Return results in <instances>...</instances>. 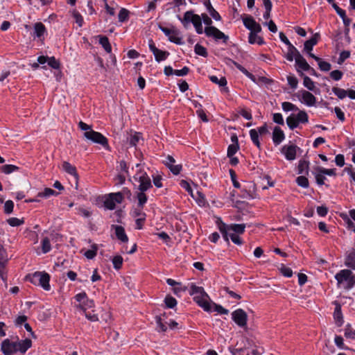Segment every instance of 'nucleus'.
I'll list each match as a JSON object with an SVG mask.
<instances>
[{"label": "nucleus", "mask_w": 355, "mask_h": 355, "mask_svg": "<svg viewBox=\"0 0 355 355\" xmlns=\"http://www.w3.org/2000/svg\"><path fill=\"white\" fill-rule=\"evenodd\" d=\"M217 227L221 233L223 239L229 243V232L232 234L241 235L245 231L246 225L245 223L236 224H226L220 218H218L216 220Z\"/></svg>", "instance_id": "1"}, {"label": "nucleus", "mask_w": 355, "mask_h": 355, "mask_svg": "<svg viewBox=\"0 0 355 355\" xmlns=\"http://www.w3.org/2000/svg\"><path fill=\"white\" fill-rule=\"evenodd\" d=\"M337 281V287H343L345 290L349 291L355 286V275L349 269H343L338 272L335 276Z\"/></svg>", "instance_id": "2"}, {"label": "nucleus", "mask_w": 355, "mask_h": 355, "mask_svg": "<svg viewBox=\"0 0 355 355\" xmlns=\"http://www.w3.org/2000/svg\"><path fill=\"white\" fill-rule=\"evenodd\" d=\"M178 18L184 28H187L189 23H192L198 34H202L203 32L205 33L200 16L195 14L193 10H188L185 12L182 18L180 15H178Z\"/></svg>", "instance_id": "3"}, {"label": "nucleus", "mask_w": 355, "mask_h": 355, "mask_svg": "<svg viewBox=\"0 0 355 355\" xmlns=\"http://www.w3.org/2000/svg\"><path fill=\"white\" fill-rule=\"evenodd\" d=\"M50 275L45 272H35L26 276V279L35 286H40L45 291H50Z\"/></svg>", "instance_id": "4"}, {"label": "nucleus", "mask_w": 355, "mask_h": 355, "mask_svg": "<svg viewBox=\"0 0 355 355\" xmlns=\"http://www.w3.org/2000/svg\"><path fill=\"white\" fill-rule=\"evenodd\" d=\"M309 121V116L304 110H300L295 114H291L286 118V123L290 130L297 128L300 123H306Z\"/></svg>", "instance_id": "5"}, {"label": "nucleus", "mask_w": 355, "mask_h": 355, "mask_svg": "<svg viewBox=\"0 0 355 355\" xmlns=\"http://www.w3.org/2000/svg\"><path fill=\"white\" fill-rule=\"evenodd\" d=\"M74 299L78 302V304L75 305V306L83 312H85L87 309H92L95 306L94 301L89 299L85 291L76 294L74 296Z\"/></svg>", "instance_id": "6"}, {"label": "nucleus", "mask_w": 355, "mask_h": 355, "mask_svg": "<svg viewBox=\"0 0 355 355\" xmlns=\"http://www.w3.org/2000/svg\"><path fill=\"white\" fill-rule=\"evenodd\" d=\"M85 137L95 144L101 145L105 149H109L108 139L101 132L90 130L84 132Z\"/></svg>", "instance_id": "7"}, {"label": "nucleus", "mask_w": 355, "mask_h": 355, "mask_svg": "<svg viewBox=\"0 0 355 355\" xmlns=\"http://www.w3.org/2000/svg\"><path fill=\"white\" fill-rule=\"evenodd\" d=\"M159 28L164 33L166 36L168 37V40L171 42L178 45H182L184 44L182 38L180 37V31L175 26H172L171 28H169L162 25H159Z\"/></svg>", "instance_id": "8"}, {"label": "nucleus", "mask_w": 355, "mask_h": 355, "mask_svg": "<svg viewBox=\"0 0 355 355\" xmlns=\"http://www.w3.org/2000/svg\"><path fill=\"white\" fill-rule=\"evenodd\" d=\"M205 33L207 37H213L216 42L221 40L223 44H227L229 40V36L215 26H206Z\"/></svg>", "instance_id": "9"}, {"label": "nucleus", "mask_w": 355, "mask_h": 355, "mask_svg": "<svg viewBox=\"0 0 355 355\" xmlns=\"http://www.w3.org/2000/svg\"><path fill=\"white\" fill-rule=\"evenodd\" d=\"M134 178L139 182L138 190L140 191H146L153 187L150 178L146 172L141 171Z\"/></svg>", "instance_id": "10"}, {"label": "nucleus", "mask_w": 355, "mask_h": 355, "mask_svg": "<svg viewBox=\"0 0 355 355\" xmlns=\"http://www.w3.org/2000/svg\"><path fill=\"white\" fill-rule=\"evenodd\" d=\"M232 320L240 327H247L248 315L242 309H237L232 313Z\"/></svg>", "instance_id": "11"}, {"label": "nucleus", "mask_w": 355, "mask_h": 355, "mask_svg": "<svg viewBox=\"0 0 355 355\" xmlns=\"http://www.w3.org/2000/svg\"><path fill=\"white\" fill-rule=\"evenodd\" d=\"M148 47L150 51L155 56V59L157 62H160L167 59L170 53L166 51H162L156 47L153 40H148Z\"/></svg>", "instance_id": "12"}, {"label": "nucleus", "mask_w": 355, "mask_h": 355, "mask_svg": "<svg viewBox=\"0 0 355 355\" xmlns=\"http://www.w3.org/2000/svg\"><path fill=\"white\" fill-rule=\"evenodd\" d=\"M256 191V184L252 182H250L241 187V196L243 198L254 199L257 196Z\"/></svg>", "instance_id": "13"}, {"label": "nucleus", "mask_w": 355, "mask_h": 355, "mask_svg": "<svg viewBox=\"0 0 355 355\" xmlns=\"http://www.w3.org/2000/svg\"><path fill=\"white\" fill-rule=\"evenodd\" d=\"M242 19L243 25L250 31V33L261 31V25L251 15H245Z\"/></svg>", "instance_id": "14"}, {"label": "nucleus", "mask_w": 355, "mask_h": 355, "mask_svg": "<svg viewBox=\"0 0 355 355\" xmlns=\"http://www.w3.org/2000/svg\"><path fill=\"white\" fill-rule=\"evenodd\" d=\"M301 150L300 148L295 144L285 145L282 148V153L287 160L292 161L296 158L297 151Z\"/></svg>", "instance_id": "15"}, {"label": "nucleus", "mask_w": 355, "mask_h": 355, "mask_svg": "<svg viewBox=\"0 0 355 355\" xmlns=\"http://www.w3.org/2000/svg\"><path fill=\"white\" fill-rule=\"evenodd\" d=\"M1 350L4 355H12L17 352L16 342H12L8 338L3 340L1 345Z\"/></svg>", "instance_id": "16"}, {"label": "nucleus", "mask_w": 355, "mask_h": 355, "mask_svg": "<svg viewBox=\"0 0 355 355\" xmlns=\"http://www.w3.org/2000/svg\"><path fill=\"white\" fill-rule=\"evenodd\" d=\"M332 92L339 99H343L348 96L350 99L355 100V89H349L346 90L334 87L332 88Z\"/></svg>", "instance_id": "17"}, {"label": "nucleus", "mask_w": 355, "mask_h": 355, "mask_svg": "<svg viewBox=\"0 0 355 355\" xmlns=\"http://www.w3.org/2000/svg\"><path fill=\"white\" fill-rule=\"evenodd\" d=\"M111 230H114V234L118 240L122 243H128V237L123 227L118 225H112Z\"/></svg>", "instance_id": "18"}, {"label": "nucleus", "mask_w": 355, "mask_h": 355, "mask_svg": "<svg viewBox=\"0 0 355 355\" xmlns=\"http://www.w3.org/2000/svg\"><path fill=\"white\" fill-rule=\"evenodd\" d=\"M272 139L275 146L279 145L285 139V134L280 127L274 128Z\"/></svg>", "instance_id": "19"}, {"label": "nucleus", "mask_w": 355, "mask_h": 355, "mask_svg": "<svg viewBox=\"0 0 355 355\" xmlns=\"http://www.w3.org/2000/svg\"><path fill=\"white\" fill-rule=\"evenodd\" d=\"M207 299H209V296L205 297L204 295H196L193 297V301L206 311H209L211 309V306Z\"/></svg>", "instance_id": "20"}, {"label": "nucleus", "mask_w": 355, "mask_h": 355, "mask_svg": "<svg viewBox=\"0 0 355 355\" xmlns=\"http://www.w3.org/2000/svg\"><path fill=\"white\" fill-rule=\"evenodd\" d=\"M320 36L319 33H315L309 40H306L304 44V51L309 53L313 50L315 45L317 44Z\"/></svg>", "instance_id": "21"}, {"label": "nucleus", "mask_w": 355, "mask_h": 355, "mask_svg": "<svg viewBox=\"0 0 355 355\" xmlns=\"http://www.w3.org/2000/svg\"><path fill=\"white\" fill-rule=\"evenodd\" d=\"M17 352H19L21 354H25L26 351L31 347L32 341L29 338L21 340L19 342H16Z\"/></svg>", "instance_id": "22"}, {"label": "nucleus", "mask_w": 355, "mask_h": 355, "mask_svg": "<svg viewBox=\"0 0 355 355\" xmlns=\"http://www.w3.org/2000/svg\"><path fill=\"white\" fill-rule=\"evenodd\" d=\"M302 98L303 103L309 107L313 106L316 102V98L314 95L306 90L302 91Z\"/></svg>", "instance_id": "23"}, {"label": "nucleus", "mask_w": 355, "mask_h": 355, "mask_svg": "<svg viewBox=\"0 0 355 355\" xmlns=\"http://www.w3.org/2000/svg\"><path fill=\"white\" fill-rule=\"evenodd\" d=\"M203 4L205 6L207 12L209 13V15L214 19H215L216 21H220L222 19L220 14L214 9L213 6L211 5L210 0H205Z\"/></svg>", "instance_id": "24"}, {"label": "nucleus", "mask_w": 355, "mask_h": 355, "mask_svg": "<svg viewBox=\"0 0 355 355\" xmlns=\"http://www.w3.org/2000/svg\"><path fill=\"white\" fill-rule=\"evenodd\" d=\"M309 165L310 162L309 160L304 159H300L297 166V173L308 175L309 173Z\"/></svg>", "instance_id": "25"}, {"label": "nucleus", "mask_w": 355, "mask_h": 355, "mask_svg": "<svg viewBox=\"0 0 355 355\" xmlns=\"http://www.w3.org/2000/svg\"><path fill=\"white\" fill-rule=\"evenodd\" d=\"M189 295L193 296L204 295L205 297H208V294L205 292L204 288L202 286H198L194 283H191L190 284Z\"/></svg>", "instance_id": "26"}, {"label": "nucleus", "mask_w": 355, "mask_h": 355, "mask_svg": "<svg viewBox=\"0 0 355 355\" xmlns=\"http://www.w3.org/2000/svg\"><path fill=\"white\" fill-rule=\"evenodd\" d=\"M229 61L232 62L234 65L242 73H243L246 77H248L249 79H250L254 83H256V78L255 76L248 71L244 67L239 64L238 62L234 61L232 59H228Z\"/></svg>", "instance_id": "27"}, {"label": "nucleus", "mask_w": 355, "mask_h": 355, "mask_svg": "<svg viewBox=\"0 0 355 355\" xmlns=\"http://www.w3.org/2000/svg\"><path fill=\"white\" fill-rule=\"evenodd\" d=\"M345 265L348 268L355 270V250H352L347 252L345 260Z\"/></svg>", "instance_id": "28"}, {"label": "nucleus", "mask_w": 355, "mask_h": 355, "mask_svg": "<svg viewBox=\"0 0 355 355\" xmlns=\"http://www.w3.org/2000/svg\"><path fill=\"white\" fill-rule=\"evenodd\" d=\"M299 75L303 78V85L305 87H306L310 91H313L315 89L314 82L307 76L304 75V73L297 69Z\"/></svg>", "instance_id": "29"}, {"label": "nucleus", "mask_w": 355, "mask_h": 355, "mask_svg": "<svg viewBox=\"0 0 355 355\" xmlns=\"http://www.w3.org/2000/svg\"><path fill=\"white\" fill-rule=\"evenodd\" d=\"M99 39V44L102 46L104 50L110 53L112 52V46L110 43L109 39L107 36L98 35L96 36Z\"/></svg>", "instance_id": "30"}, {"label": "nucleus", "mask_w": 355, "mask_h": 355, "mask_svg": "<svg viewBox=\"0 0 355 355\" xmlns=\"http://www.w3.org/2000/svg\"><path fill=\"white\" fill-rule=\"evenodd\" d=\"M300 55L301 54L297 49L295 46H292L288 48V53L285 57L287 60L292 62L294 59L296 60Z\"/></svg>", "instance_id": "31"}, {"label": "nucleus", "mask_w": 355, "mask_h": 355, "mask_svg": "<svg viewBox=\"0 0 355 355\" xmlns=\"http://www.w3.org/2000/svg\"><path fill=\"white\" fill-rule=\"evenodd\" d=\"M295 63L297 67L296 70L299 69L301 71L302 70L306 71L309 69H310V65L308 64L306 60L304 58V57L302 55L298 56V58H297L295 60Z\"/></svg>", "instance_id": "32"}, {"label": "nucleus", "mask_w": 355, "mask_h": 355, "mask_svg": "<svg viewBox=\"0 0 355 355\" xmlns=\"http://www.w3.org/2000/svg\"><path fill=\"white\" fill-rule=\"evenodd\" d=\"M311 173L314 175L318 185L322 186L324 184V181L327 180L326 175L319 172L317 170V166L314 167Z\"/></svg>", "instance_id": "33"}, {"label": "nucleus", "mask_w": 355, "mask_h": 355, "mask_svg": "<svg viewBox=\"0 0 355 355\" xmlns=\"http://www.w3.org/2000/svg\"><path fill=\"white\" fill-rule=\"evenodd\" d=\"M259 33V32H252L249 33L248 42L250 44H253L257 43L259 45L265 44L263 38L257 35Z\"/></svg>", "instance_id": "34"}, {"label": "nucleus", "mask_w": 355, "mask_h": 355, "mask_svg": "<svg viewBox=\"0 0 355 355\" xmlns=\"http://www.w3.org/2000/svg\"><path fill=\"white\" fill-rule=\"evenodd\" d=\"M62 169L68 174L75 177L76 179L78 178V173L76 167L69 162H64L62 163Z\"/></svg>", "instance_id": "35"}, {"label": "nucleus", "mask_w": 355, "mask_h": 355, "mask_svg": "<svg viewBox=\"0 0 355 355\" xmlns=\"http://www.w3.org/2000/svg\"><path fill=\"white\" fill-rule=\"evenodd\" d=\"M334 318L338 327H341L344 322L343 313L340 306L338 305L335 308Z\"/></svg>", "instance_id": "36"}, {"label": "nucleus", "mask_w": 355, "mask_h": 355, "mask_svg": "<svg viewBox=\"0 0 355 355\" xmlns=\"http://www.w3.org/2000/svg\"><path fill=\"white\" fill-rule=\"evenodd\" d=\"M34 33L37 37L40 38L46 33V28L42 22H37L34 25Z\"/></svg>", "instance_id": "37"}, {"label": "nucleus", "mask_w": 355, "mask_h": 355, "mask_svg": "<svg viewBox=\"0 0 355 355\" xmlns=\"http://www.w3.org/2000/svg\"><path fill=\"white\" fill-rule=\"evenodd\" d=\"M250 139L253 144L256 146L259 149L261 148V145L259 141V135L256 129H251L249 131Z\"/></svg>", "instance_id": "38"}, {"label": "nucleus", "mask_w": 355, "mask_h": 355, "mask_svg": "<svg viewBox=\"0 0 355 355\" xmlns=\"http://www.w3.org/2000/svg\"><path fill=\"white\" fill-rule=\"evenodd\" d=\"M58 194H59L58 192L55 191V190H53L51 188H45L44 189V191H40L37 193V197L48 198L51 196H57Z\"/></svg>", "instance_id": "39"}, {"label": "nucleus", "mask_w": 355, "mask_h": 355, "mask_svg": "<svg viewBox=\"0 0 355 355\" xmlns=\"http://www.w3.org/2000/svg\"><path fill=\"white\" fill-rule=\"evenodd\" d=\"M7 256L8 254L6 250L3 248L2 245L0 244V269L2 267H6V263L8 261Z\"/></svg>", "instance_id": "40"}, {"label": "nucleus", "mask_w": 355, "mask_h": 355, "mask_svg": "<svg viewBox=\"0 0 355 355\" xmlns=\"http://www.w3.org/2000/svg\"><path fill=\"white\" fill-rule=\"evenodd\" d=\"M146 191H140L137 193V199L138 200L137 207H144L148 201V196L145 193Z\"/></svg>", "instance_id": "41"}, {"label": "nucleus", "mask_w": 355, "mask_h": 355, "mask_svg": "<svg viewBox=\"0 0 355 355\" xmlns=\"http://www.w3.org/2000/svg\"><path fill=\"white\" fill-rule=\"evenodd\" d=\"M142 139V135L140 132H135L133 135H131L129 139V145L132 147H135L140 139Z\"/></svg>", "instance_id": "42"}, {"label": "nucleus", "mask_w": 355, "mask_h": 355, "mask_svg": "<svg viewBox=\"0 0 355 355\" xmlns=\"http://www.w3.org/2000/svg\"><path fill=\"white\" fill-rule=\"evenodd\" d=\"M19 170V167L12 164H5L1 167V172L5 174H10L13 172L18 171Z\"/></svg>", "instance_id": "43"}, {"label": "nucleus", "mask_w": 355, "mask_h": 355, "mask_svg": "<svg viewBox=\"0 0 355 355\" xmlns=\"http://www.w3.org/2000/svg\"><path fill=\"white\" fill-rule=\"evenodd\" d=\"M166 307L168 309H174L178 304L176 299L170 295L166 296L164 299Z\"/></svg>", "instance_id": "44"}, {"label": "nucleus", "mask_w": 355, "mask_h": 355, "mask_svg": "<svg viewBox=\"0 0 355 355\" xmlns=\"http://www.w3.org/2000/svg\"><path fill=\"white\" fill-rule=\"evenodd\" d=\"M344 335L347 339L355 340V330L352 329L349 323L345 326Z\"/></svg>", "instance_id": "45"}, {"label": "nucleus", "mask_w": 355, "mask_h": 355, "mask_svg": "<svg viewBox=\"0 0 355 355\" xmlns=\"http://www.w3.org/2000/svg\"><path fill=\"white\" fill-rule=\"evenodd\" d=\"M98 251V246L96 244H93L92 245V248L89 250H87L84 253V255L88 259H94L96 254Z\"/></svg>", "instance_id": "46"}, {"label": "nucleus", "mask_w": 355, "mask_h": 355, "mask_svg": "<svg viewBox=\"0 0 355 355\" xmlns=\"http://www.w3.org/2000/svg\"><path fill=\"white\" fill-rule=\"evenodd\" d=\"M104 206L109 210H113L116 207V202H114L113 198L111 196L110 193L105 198L104 201Z\"/></svg>", "instance_id": "47"}, {"label": "nucleus", "mask_w": 355, "mask_h": 355, "mask_svg": "<svg viewBox=\"0 0 355 355\" xmlns=\"http://www.w3.org/2000/svg\"><path fill=\"white\" fill-rule=\"evenodd\" d=\"M194 51L196 54L202 56L204 58H207L208 56V53L207 49L200 44H196L194 46Z\"/></svg>", "instance_id": "48"}, {"label": "nucleus", "mask_w": 355, "mask_h": 355, "mask_svg": "<svg viewBox=\"0 0 355 355\" xmlns=\"http://www.w3.org/2000/svg\"><path fill=\"white\" fill-rule=\"evenodd\" d=\"M130 11L125 8H121L118 15L119 21V22H125L127 21L129 19Z\"/></svg>", "instance_id": "49"}, {"label": "nucleus", "mask_w": 355, "mask_h": 355, "mask_svg": "<svg viewBox=\"0 0 355 355\" xmlns=\"http://www.w3.org/2000/svg\"><path fill=\"white\" fill-rule=\"evenodd\" d=\"M42 250L44 254H46L51 250L50 240L48 237H44L41 241Z\"/></svg>", "instance_id": "50"}, {"label": "nucleus", "mask_w": 355, "mask_h": 355, "mask_svg": "<svg viewBox=\"0 0 355 355\" xmlns=\"http://www.w3.org/2000/svg\"><path fill=\"white\" fill-rule=\"evenodd\" d=\"M209 80L212 83L217 84L220 87H224V86L227 85V84L225 77H221L220 78H218L216 76H209Z\"/></svg>", "instance_id": "51"}, {"label": "nucleus", "mask_w": 355, "mask_h": 355, "mask_svg": "<svg viewBox=\"0 0 355 355\" xmlns=\"http://www.w3.org/2000/svg\"><path fill=\"white\" fill-rule=\"evenodd\" d=\"M296 183L302 188H308L309 182L308 178L305 175H300L296 178Z\"/></svg>", "instance_id": "52"}, {"label": "nucleus", "mask_w": 355, "mask_h": 355, "mask_svg": "<svg viewBox=\"0 0 355 355\" xmlns=\"http://www.w3.org/2000/svg\"><path fill=\"white\" fill-rule=\"evenodd\" d=\"M282 110L286 112H288L290 111L299 110V108L295 105L293 104L292 103L286 102V101L283 102L282 103Z\"/></svg>", "instance_id": "53"}, {"label": "nucleus", "mask_w": 355, "mask_h": 355, "mask_svg": "<svg viewBox=\"0 0 355 355\" xmlns=\"http://www.w3.org/2000/svg\"><path fill=\"white\" fill-rule=\"evenodd\" d=\"M112 261L113 266L116 270H119L121 268L123 259L121 255L114 256Z\"/></svg>", "instance_id": "54"}, {"label": "nucleus", "mask_w": 355, "mask_h": 355, "mask_svg": "<svg viewBox=\"0 0 355 355\" xmlns=\"http://www.w3.org/2000/svg\"><path fill=\"white\" fill-rule=\"evenodd\" d=\"M72 16L74 18L75 21L78 25V26L82 27L84 24V19L81 14L78 11L74 10L72 12Z\"/></svg>", "instance_id": "55"}, {"label": "nucleus", "mask_w": 355, "mask_h": 355, "mask_svg": "<svg viewBox=\"0 0 355 355\" xmlns=\"http://www.w3.org/2000/svg\"><path fill=\"white\" fill-rule=\"evenodd\" d=\"M317 170L319 172H320L323 174H325L326 175H329V176H336V168H324L322 166H317Z\"/></svg>", "instance_id": "56"}, {"label": "nucleus", "mask_w": 355, "mask_h": 355, "mask_svg": "<svg viewBox=\"0 0 355 355\" xmlns=\"http://www.w3.org/2000/svg\"><path fill=\"white\" fill-rule=\"evenodd\" d=\"M7 223L12 227H18L24 223V219H19L15 217L10 218L7 220Z\"/></svg>", "instance_id": "57"}, {"label": "nucleus", "mask_w": 355, "mask_h": 355, "mask_svg": "<svg viewBox=\"0 0 355 355\" xmlns=\"http://www.w3.org/2000/svg\"><path fill=\"white\" fill-rule=\"evenodd\" d=\"M155 322L157 324V331L165 332L167 330L166 325L162 322V318L160 316L155 317Z\"/></svg>", "instance_id": "58"}, {"label": "nucleus", "mask_w": 355, "mask_h": 355, "mask_svg": "<svg viewBox=\"0 0 355 355\" xmlns=\"http://www.w3.org/2000/svg\"><path fill=\"white\" fill-rule=\"evenodd\" d=\"M239 236L240 235H239V234H235L229 232V239H230L234 244L238 245H241L243 244V241Z\"/></svg>", "instance_id": "59"}, {"label": "nucleus", "mask_w": 355, "mask_h": 355, "mask_svg": "<svg viewBox=\"0 0 355 355\" xmlns=\"http://www.w3.org/2000/svg\"><path fill=\"white\" fill-rule=\"evenodd\" d=\"M329 76L331 78L333 79L334 80L338 81L342 79L343 76V72L338 69H336L331 71Z\"/></svg>", "instance_id": "60"}, {"label": "nucleus", "mask_w": 355, "mask_h": 355, "mask_svg": "<svg viewBox=\"0 0 355 355\" xmlns=\"http://www.w3.org/2000/svg\"><path fill=\"white\" fill-rule=\"evenodd\" d=\"M47 64L49 67L54 69H58L60 67V62L55 57H49Z\"/></svg>", "instance_id": "61"}, {"label": "nucleus", "mask_w": 355, "mask_h": 355, "mask_svg": "<svg viewBox=\"0 0 355 355\" xmlns=\"http://www.w3.org/2000/svg\"><path fill=\"white\" fill-rule=\"evenodd\" d=\"M319 68L322 71H329L331 69V65L329 62L320 59L318 62Z\"/></svg>", "instance_id": "62"}, {"label": "nucleus", "mask_w": 355, "mask_h": 355, "mask_svg": "<svg viewBox=\"0 0 355 355\" xmlns=\"http://www.w3.org/2000/svg\"><path fill=\"white\" fill-rule=\"evenodd\" d=\"M287 81H288V85L291 86V87L292 89H295L297 87L298 80L295 76H293V75L288 76Z\"/></svg>", "instance_id": "63"}, {"label": "nucleus", "mask_w": 355, "mask_h": 355, "mask_svg": "<svg viewBox=\"0 0 355 355\" xmlns=\"http://www.w3.org/2000/svg\"><path fill=\"white\" fill-rule=\"evenodd\" d=\"M239 150V146L230 144L227 147V156L228 157H232L234 156L236 152Z\"/></svg>", "instance_id": "64"}]
</instances>
